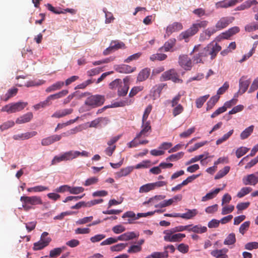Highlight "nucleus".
Masks as SVG:
<instances>
[{
	"instance_id": "39",
	"label": "nucleus",
	"mask_w": 258,
	"mask_h": 258,
	"mask_svg": "<svg viewBox=\"0 0 258 258\" xmlns=\"http://www.w3.org/2000/svg\"><path fill=\"white\" fill-rule=\"evenodd\" d=\"M49 240L45 241V242H42L40 240L34 243L33 247L34 250H39L44 248L45 247L48 245Z\"/></svg>"
},
{
	"instance_id": "44",
	"label": "nucleus",
	"mask_w": 258,
	"mask_h": 258,
	"mask_svg": "<svg viewBox=\"0 0 258 258\" xmlns=\"http://www.w3.org/2000/svg\"><path fill=\"white\" fill-rule=\"evenodd\" d=\"M154 189V185L152 183H147L141 186L139 189L140 193L147 192Z\"/></svg>"
},
{
	"instance_id": "33",
	"label": "nucleus",
	"mask_w": 258,
	"mask_h": 258,
	"mask_svg": "<svg viewBox=\"0 0 258 258\" xmlns=\"http://www.w3.org/2000/svg\"><path fill=\"white\" fill-rule=\"evenodd\" d=\"M254 126L251 125L248 127L246 128L240 135L241 140L247 139L253 132Z\"/></svg>"
},
{
	"instance_id": "21",
	"label": "nucleus",
	"mask_w": 258,
	"mask_h": 258,
	"mask_svg": "<svg viewBox=\"0 0 258 258\" xmlns=\"http://www.w3.org/2000/svg\"><path fill=\"white\" fill-rule=\"evenodd\" d=\"M33 117V115L32 112H28L18 117L16 120V123L17 124H22L28 122L32 119Z\"/></svg>"
},
{
	"instance_id": "53",
	"label": "nucleus",
	"mask_w": 258,
	"mask_h": 258,
	"mask_svg": "<svg viewBox=\"0 0 258 258\" xmlns=\"http://www.w3.org/2000/svg\"><path fill=\"white\" fill-rule=\"evenodd\" d=\"M127 245V243H119L110 247L112 251H119L124 249Z\"/></svg>"
},
{
	"instance_id": "28",
	"label": "nucleus",
	"mask_w": 258,
	"mask_h": 258,
	"mask_svg": "<svg viewBox=\"0 0 258 258\" xmlns=\"http://www.w3.org/2000/svg\"><path fill=\"white\" fill-rule=\"evenodd\" d=\"M257 4V2L256 0H248L237 7V10L238 11L244 10L250 8L252 5H256Z\"/></svg>"
},
{
	"instance_id": "13",
	"label": "nucleus",
	"mask_w": 258,
	"mask_h": 258,
	"mask_svg": "<svg viewBox=\"0 0 258 258\" xmlns=\"http://www.w3.org/2000/svg\"><path fill=\"white\" fill-rule=\"evenodd\" d=\"M60 140V136H58V135H53L43 139L41 140V144L43 146H47L52 144L54 142L59 141Z\"/></svg>"
},
{
	"instance_id": "45",
	"label": "nucleus",
	"mask_w": 258,
	"mask_h": 258,
	"mask_svg": "<svg viewBox=\"0 0 258 258\" xmlns=\"http://www.w3.org/2000/svg\"><path fill=\"white\" fill-rule=\"evenodd\" d=\"M233 130H231L229 131L227 133L224 134L222 138L218 139L216 141V144L217 145H220L223 142L227 140L230 138V137L233 134Z\"/></svg>"
},
{
	"instance_id": "37",
	"label": "nucleus",
	"mask_w": 258,
	"mask_h": 258,
	"mask_svg": "<svg viewBox=\"0 0 258 258\" xmlns=\"http://www.w3.org/2000/svg\"><path fill=\"white\" fill-rule=\"evenodd\" d=\"M228 249L224 248L222 249H216L212 250L211 252V254L214 256L215 257V258H217L218 257L222 256L224 255H226V253L228 252Z\"/></svg>"
},
{
	"instance_id": "27",
	"label": "nucleus",
	"mask_w": 258,
	"mask_h": 258,
	"mask_svg": "<svg viewBox=\"0 0 258 258\" xmlns=\"http://www.w3.org/2000/svg\"><path fill=\"white\" fill-rule=\"evenodd\" d=\"M218 31V29L216 27H210L206 29L200 35V40H204V39L202 38L203 36L205 34L206 36H208L207 39H209L211 35L214 34Z\"/></svg>"
},
{
	"instance_id": "55",
	"label": "nucleus",
	"mask_w": 258,
	"mask_h": 258,
	"mask_svg": "<svg viewBox=\"0 0 258 258\" xmlns=\"http://www.w3.org/2000/svg\"><path fill=\"white\" fill-rule=\"evenodd\" d=\"M46 7H47V9L53 13L55 14H65L64 12H63L62 10H60V8L56 9L54 7H53L51 4H47L46 5Z\"/></svg>"
},
{
	"instance_id": "4",
	"label": "nucleus",
	"mask_w": 258,
	"mask_h": 258,
	"mask_svg": "<svg viewBox=\"0 0 258 258\" xmlns=\"http://www.w3.org/2000/svg\"><path fill=\"white\" fill-rule=\"evenodd\" d=\"M176 232H173L172 230H166L164 231L163 233L165 234L164 240L168 242H180L183 238L185 237V234L183 233H176Z\"/></svg>"
},
{
	"instance_id": "34",
	"label": "nucleus",
	"mask_w": 258,
	"mask_h": 258,
	"mask_svg": "<svg viewBox=\"0 0 258 258\" xmlns=\"http://www.w3.org/2000/svg\"><path fill=\"white\" fill-rule=\"evenodd\" d=\"M69 93L68 90H63L57 93L54 94L50 95L48 96V98L49 100L50 101L51 100H54L56 99H58L61 97H63L67 95Z\"/></svg>"
},
{
	"instance_id": "9",
	"label": "nucleus",
	"mask_w": 258,
	"mask_h": 258,
	"mask_svg": "<svg viewBox=\"0 0 258 258\" xmlns=\"http://www.w3.org/2000/svg\"><path fill=\"white\" fill-rule=\"evenodd\" d=\"M178 63L179 65L185 70L189 71L192 67V63L191 59L185 54L179 56Z\"/></svg>"
},
{
	"instance_id": "25",
	"label": "nucleus",
	"mask_w": 258,
	"mask_h": 258,
	"mask_svg": "<svg viewBox=\"0 0 258 258\" xmlns=\"http://www.w3.org/2000/svg\"><path fill=\"white\" fill-rule=\"evenodd\" d=\"M150 74V69L145 68L142 70L138 74L137 80L139 82H142L146 80Z\"/></svg>"
},
{
	"instance_id": "24",
	"label": "nucleus",
	"mask_w": 258,
	"mask_h": 258,
	"mask_svg": "<svg viewBox=\"0 0 258 258\" xmlns=\"http://www.w3.org/2000/svg\"><path fill=\"white\" fill-rule=\"evenodd\" d=\"M134 169V166H128L121 169L119 171L116 172L115 175L118 178L125 176L132 172Z\"/></svg>"
},
{
	"instance_id": "57",
	"label": "nucleus",
	"mask_w": 258,
	"mask_h": 258,
	"mask_svg": "<svg viewBox=\"0 0 258 258\" xmlns=\"http://www.w3.org/2000/svg\"><path fill=\"white\" fill-rule=\"evenodd\" d=\"M84 188L81 186L71 187L70 186L69 192L71 194L77 195L83 192Z\"/></svg>"
},
{
	"instance_id": "43",
	"label": "nucleus",
	"mask_w": 258,
	"mask_h": 258,
	"mask_svg": "<svg viewBox=\"0 0 258 258\" xmlns=\"http://www.w3.org/2000/svg\"><path fill=\"white\" fill-rule=\"evenodd\" d=\"M252 190V189L250 187H243L237 193V197L239 198H241L250 193Z\"/></svg>"
},
{
	"instance_id": "19",
	"label": "nucleus",
	"mask_w": 258,
	"mask_h": 258,
	"mask_svg": "<svg viewBox=\"0 0 258 258\" xmlns=\"http://www.w3.org/2000/svg\"><path fill=\"white\" fill-rule=\"evenodd\" d=\"M235 5V0H224L216 3L215 7L217 9L227 8Z\"/></svg>"
},
{
	"instance_id": "58",
	"label": "nucleus",
	"mask_w": 258,
	"mask_h": 258,
	"mask_svg": "<svg viewBox=\"0 0 258 258\" xmlns=\"http://www.w3.org/2000/svg\"><path fill=\"white\" fill-rule=\"evenodd\" d=\"M77 153H75V151H70L63 153V155L64 156V158L66 161L73 160V159L76 158V155Z\"/></svg>"
},
{
	"instance_id": "63",
	"label": "nucleus",
	"mask_w": 258,
	"mask_h": 258,
	"mask_svg": "<svg viewBox=\"0 0 258 258\" xmlns=\"http://www.w3.org/2000/svg\"><path fill=\"white\" fill-rule=\"evenodd\" d=\"M257 248L258 242H248L245 245V248L249 250H251L253 249H257Z\"/></svg>"
},
{
	"instance_id": "60",
	"label": "nucleus",
	"mask_w": 258,
	"mask_h": 258,
	"mask_svg": "<svg viewBox=\"0 0 258 258\" xmlns=\"http://www.w3.org/2000/svg\"><path fill=\"white\" fill-rule=\"evenodd\" d=\"M152 109V106L151 105H149L145 109L143 117H142V122L144 121H148L147 118L149 114L150 113Z\"/></svg>"
},
{
	"instance_id": "17",
	"label": "nucleus",
	"mask_w": 258,
	"mask_h": 258,
	"mask_svg": "<svg viewBox=\"0 0 258 258\" xmlns=\"http://www.w3.org/2000/svg\"><path fill=\"white\" fill-rule=\"evenodd\" d=\"M176 39L175 38H171L167 41L165 42L164 45L159 49L160 51H164L167 52L169 51H172L171 49L175 46L176 43Z\"/></svg>"
},
{
	"instance_id": "46",
	"label": "nucleus",
	"mask_w": 258,
	"mask_h": 258,
	"mask_svg": "<svg viewBox=\"0 0 258 258\" xmlns=\"http://www.w3.org/2000/svg\"><path fill=\"white\" fill-rule=\"evenodd\" d=\"M184 155L183 152H180L175 154H172L166 158L167 161H175L181 158Z\"/></svg>"
},
{
	"instance_id": "12",
	"label": "nucleus",
	"mask_w": 258,
	"mask_h": 258,
	"mask_svg": "<svg viewBox=\"0 0 258 258\" xmlns=\"http://www.w3.org/2000/svg\"><path fill=\"white\" fill-rule=\"evenodd\" d=\"M250 83L249 79H246V77L242 76L239 81V92L242 95L246 92Z\"/></svg>"
},
{
	"instance_id": "40",
	"label": "nucleus",
	"mask_w": 258,
	"mask_h": 258,
	"mask_svg": "<svg viewBox=\"0 0 258 258\" xmlns=\"http://www.w3.org/2000/svg\"><path fill=\"white\" fill-rule=\"evenodd\" d=\"M51 104V102L49 100L48 97L43 101L39 102L38 104H36L33 106V108L35 110H37L40 108H45L46 106H48Z\"/></svg>"
},
{
	"instance_id": "20",
	"label": "nucleus",
	"mask_w": 258,
	"mask_h": 258,
	"mask_svg": "<svg viewBox=\"0 0 258 258\" xmlns=\"http://www.w3.org/2000/svg\"><path fill=\"white\" fill-rule=\"evenodd\" d=\"M124 47V44L123 42H118L117 41H113L111 43L110 46L106 48L104 51V55H107L110 53V51L112 49H117Z\"/></svg>"
},
{
	"instance_id": "64",
	"label": "nucleus",
	"mask_w": 258,
	"mask_h": 258,
	"mask_svg": "<svg viewBox=\"0 0 258 258\" xmlns=\"http://www.w3.org/2000/svg\"><path fill=\"white\" fill-rule=\"evenodd\" d=\"M258 89V77L254 80L249 90L248 93H250Z\"/></svg>"
},
{
	"instance_id": "50",
	"label": "nucleus",
	"mask_w": 258,
	"mask_h": 258,
	"mask_svg": "<svg viewBox=\"0 0 258 258\" xmlns=\"http://www.w3.org/2000/svg\"><path fill=\"white\" fill-rule=\"evenodd\" d=\"M249 149L245 147H241L237 149L236 151V156L238 158H240L245 155Z\"/></svg>"
},
{
	"instance_id": "32",
	"label": "nucleus",
	"mask_w": 258,
	"mask_h": 258,
	"mask_svg": "<svg viewBox=\"0 0 258 258\" xmlns=\"http://www.w3.org/2000/svg\"><path fill=\"white\" fill-rule=\"evenodd\" d=\"M207 231V228L206 226H202L201 225H197L192 226L191 228L189 227V231L197 233H203Z\"/></svg>"
},
{
	"instance_id": "2",
	"label": "nucleus",
	"mask_w": 258,
	"mask_h": 258,
	"mask_svg": "<svg viewBox=\"0 0 258 258\" xmlns=\"http://www.w3.org/2000/svg\"><path fill=\"white\" fill-rule=\"evenodd\" d=\"M20 201L23 203L22 207L25 210H28L31 208L29 205H36L42 204L41 198L37 196H22L20 198Z\"/></svg>"
},
{
	"instance_id": "1",
	"label": "nucleus",
	"mask_w": 258,
	"mask_h": 258,
	"mask_svg": "<svg viewBox=\"0 0 258 258\" xmlns=\"http://www.w3.org/2000/svg\"><path fill=\"white\" fill-rule=\"evenodd\" d=\"M208 23V21L206 20H198L196 23L192 24L190 27L186 31L181 32L179 36L187 42L186 39L197 34L199 31V29L206 28Z\"/></svg>"
},
{
	"instance_id": "16",
	"label": "nucleus",
	"mask_w": 258,
	"mask_h": 258,
	"mask_svg": "<svg viewBox=\"0 0 258 258\" xmlns=\"http://www.w3.org/2000/svg\"><path fill=\"white\" fill-rule=\"evenodd\" d=\"M129 89L128 86V79L126 77L123 79V84L122 83L119 85L118 89V95L119 96H125L128 92Z\"/></svg>"
},
{
	"instance_id": "8",
	"label": "nucleus",
	"mask_w": 258,
	"mask_h": 258,
	"mask_svg": "<svg viewBox=\"0 0 258 258\" xmlns=\"http://www.w3.org/2000/svg\"><path fill=\"white\" fill-rule=\"evenodd\" d=\"M104 103V97L101 95H92L87 98L85 103L86 105L96 107L102 105Z\"/></svg>"
},
{
	"instance_id": "23",
	"label": "nucleus",
	"mask_w": 258,
	"mask_h": 258,
	"mask_svg": "<svg viewBox=\"0 0 258 258\" xmlns=\"http://www.w3.org/2000/svg\"><path fill=\"white\" fill-rule=\"evenodd\" d=\"M185 211H186L185 213L181 214V218L184 219H191L195 217L198 213V212L197 209H186Z\"/></svg>"
},
{
	"instance_id": "42",
	"label": "nucleus",
	"mask_w": 258,
	"mask_h": 258,
	"mask_svg": "<svg viewBox=\"0 0 258 258\" xmlns=\"http://www.w3.org/2000/svg\"><path fill=\"white\" fill-rule=\"evenodd\" d=\"M167 56L165 54L157 53L156 54H152L150 59L152 61L159 60L162 61L165 60L167 58Z\"/></svg>"
},
{
	"instance_id": "18",
	"label": "nucleus",
	"mask_w": 258,
	"mask_h": 258,
	"mask_svg": "<svg viewBox=\"0 0 258 258\" xmlns=\"http://www.w3.org/2000/svg\"><path fill=\"white\" fill-rule=\"evenodd\" d=\"M183 26L181 23L179 22H174L169 25L166 28V33L169 36L172 33L179 31L182 29Z\"/></svg>"
},
{
	"instance_id": "14",
	"label": "nucleus",
	"mask_w": 258,
	"mask_h": 258,
	"mask_svg": "<svg viewBox=\"0 0 258 258\" xmlns=\"http://www.w3.org/2000/svg\"><path fill=\"white\" fill-rule=\"evenodd\" d=\"M243 183L244 185H255L258 182V177L255 173L247 175L244 176L242 179Z\"/></svg>"
},
{
	"instance_id": "52",
	"label": "nucleus",
	"mask_w": 258,
	"mask_h": 258,
	"mask_svg": "<svg viewBox=\"0 0 258 258\" xmlns=\"http://www.w3.org/2000/svg\"><path fill=\"white\" fill-rule=\"evenodd\" d=\"M250 222V221H245L243 223H242L239 228V232L242 235H244V233L247 231L249 227Z\"/></svg>"
},
{
	"instance_id": "62",
	"label": "nucleus",
	"mask_w": 258,
	"mask_h": 258,
	"mask_svg": "<svg viewBox=\"0 0 258 258\" xmlns=\"http://www.w3.org/2000/svg\"><path fill=\"white\" fill-rule=\"evenodd\" d=\"M177 249L183 253H187L189 250V246L184 243H180L177 246Z\"/></svg>"
},
{
	"instance_id": "6",
	"label": "nucleus",
	"mask_w": 258,
	"mask_h": 258,
	"mask_svg": "<svg viewBox=\"0 0 258 258\" xmlns=\"http://www.w3.org/2000/svg\"><path fill=\"white\" fill-rule=\"evenodd\" d=\"M162 81L171 80L174 83H181L182 80L179 78V75L174 69H170L164 72L161 76Z\"/></svg>"
},
{
	"instance_id": "41",
	"label": "nucleus",
	"mask_w": 258,
	"mask_h": 258,
	"mask_svg": "<svg viewBox=\"0 0 258 258\" xmlns=\"http://www.w3.org/2000/svg\"><path fill=\"white\" fill-rule=\"evenodd\" d=\"M230 170V167L229 166H225L224 168L218 171V172L217 173V174L215 176V179H218L220 178H221L222 177H224L225 175H226L229 171Z\"/></svg>"
},
{
	"instance_id": "10",
	"label": "nucleus",
	"mask_w": 258,
	"mask_h": 258,
	"mask_svg": "<svg viewBox=\"0 0 258 258\" xmlns=\"http://www.w3.org/2000/svg\"><path fill=\"white\" fill-rule=\"evenodd\" d=\"M151 132V126L150 121L142 122V130L137 135V138H142L148 136L149 132Z\"/></svg>"
},
{
	"instance_id": "49",
	"label": "nucleus",
	"mask_w": 258,
	"mask_h": 258,
	"mask_svg": "<svg viewBox=\"0 0 258 258\" xmlns=\"http://www.w3.org/2000/svg\"><path fill=\"white\" fill-rule=\"evenodd\" d=\"M103 12L105 15V23L109 24L112 22L114 18L113 17V14L109 12H108L106 8L103 9Z\"/></svg>"
},
{
	"instance_id": "38",
	"label": "nucleus",
	"mask_w": 258,
	"mask_h": 258,
	"mask_svg": "<svg viewBox=\"0 0 258 258\" xmlns=\"http://www.w3.org/2000/svg\"><path fill=\"white\" fill-rule=\"evenodd\" d=\"M80 131L81 130L80 127L77 126L69 131H67L66 132H63L60 135H58V136H60L61 139L62 137H68L71 135H75Z\"/></svg>"
},
{
	"instance_id": "29",
	"label": "nucleus",
	"mask_w": 258,
	"mask_h": 258,
	"mask_svg": "<svg viewBox=\"0 0 258 258\" xmlns=\"http://www.w3.org/2000/svg\"><path fill=\"white\" fill-rule=\"evenodd\" d=\"M239 31V28L238 27H233L231 28L228 29V30L223 33V38L225 39H228L229 37L238 33Z\"/></svg>"
},
{
	"instance_id": "30",
	"label": "nucleus",
	"mask_w": 258,
	"mask_h": 258,
	"mask_svg": "<svg viewBox=\"0 0 258 258\" xmlns=\"http://www.w3.org/2000/svg\"><path fill=\"white\" fill-rule=\"evenodd\" d=\"M18 91V89L16 88H13L9 89L8 91V92L5 94V97H2L1 99L5 102L7 101L10 98L15 96L17 93Z\"/></svg>"
},
{
	"instance_id": "47",
	"label": "nucleus",
	"mask_w": 258,
	"mask_h": 258,
	"mask_svg": "<svg viewBox=\"0 0 258 258\" xmlns=\"http://www.w3.org/2000/svg\"><path fill=\"white\" fill-rule=\"evenodd\" d=\"M151 161L149 160H143L140 163L137 164L134 167V168L138 169L141 168H147L149 167L151 165L150 164Z\"/></svg>"
},
{
	"instance_id": "5",
	"label": "nucleus",
	"mask_w": 258,
	"mask_h": 258,
	"mask_svg": "<svg viewBox=\"0 0 258 258\" xmlns=\"http://www.w3.org/2000/svg\"><path fill=\"white\" fill-rule=\"evenodd\" d=\"M207 57L210 56L211 60L214 59L218 53L221 50V47L216 42H212L204 48Z\"/></svg>"
},
{
	"instance_id": "22",
	"label": "nucleus",
	"mask_w": 258,
	"mask_h": 258,
	"mask_svg": "<svg viewBox=\"0 0 258 258\" xmlns=\"http://www.w3.org/2000/svg\"><path fill=\"white\" fill-rule=\"evenodd\" d=\"M115 70L120 73L127 74L134 72L135 69L128 65L122 64L117 66Z\"/></svg>"
},
{
	"instance_id": "7",
	"label": "nucleus",
	"mask_w": 258,
	"mask_h": 258,
	"mask_svg": "<svg viewBox=\"0 0 258 258\" xmlns=\"http://www.w3.org/2000/svg\"><path fill=\"white\" fill-rule=\"evenodd\" d=\"M200 45L195 46L192 52H195L193 56V61L196 63H203L207 58L204 48L200 49Z\"/></svg>"
},
{
	"instance_id": "59",
	"label": "nucleus",
	"mask_w": 258,
	"mask_h": 258,
	"mask_svg": "<svg viewBox=\"0 0 258 258\" xmlns=\"http://www.w3.org/2000/svg\"><path fill=\"white\" fill-rule=\"evenodd\" d=\"M37 135V132L36 131H32L30 132H27L24 134H22L20 138L23 140L29 139L32 137H33Z\"/></svg>"
},
{
	"instance_id": "56",
	"label": "nucleus",
	"mask_w": 258,
	"mask_h": 258,
	"mask_svg": "<svg viewBox=\"0 0 258 258\" xmlns=\"http://www.w3.org/2000/svg\"><path fill=\"white\" fill-rule=\"evenodd\" d=\"M191 226H192V225H185V226L180 225V226H178L175 227L171 229V230H172L173 232H182V231H183L185 230H187L189 231V227Z\"/></svg>"
},
{
	"instance_id": "54",
	"label": "nucleus",
	"mask_w": 258,
	"mask_h": 258,
	"mask_svg": "<svg viewBox=\"0 0 258 258\" xmlns=\"http://www.w3.org/2000/svg\"><path fill=\"white\" fill-rule=\"evenodd\" d=\"M173 107L172 114L174 117L181 113L184 110V108L181 104H178Z\"/></svg>"
},
{
	"instance_id": "31",
	"label": "nucleus",
	"mask_w": 258,
	"mask_h": 258,
	"mask_svg": "<svg viewBox=\"0 0 258 258\" xmlns=\"http://www.w3.org/2000/svg\"><path fill=\"white\" fill-rule=\"evenodd\" d=\"M221 190V188H216L214 190L207 194L205 196L202 197V201L205 202L209 200L213 199Z\"/></svg>"
},
{
	"instance_id": "36",
	"label": "nucleus",
	"mask_w": 258,
	"mask_h": 258,
	"mask_svg": "<svg viewBox=\"0 0 258 258\" xmlns=\"http://www.w3.org/2000/svg\"><path fill=\"white\" fill-rule=\"evenodd\" d=\"M236 242L235 234L234 233H231L226 237L224 241L225 245H232Z\"/></svg>"
},
{
	"instance_id": "61",
	"label": "nucleus",
	"mask_w": 258,
	"mask_h": 258,
	"mask_svg": "<svg viewBox=\"0 0 258 258\" xmlns=\"http://www.w3.org/2000/svg\"><path fill=\"white\" fill-rule=\"evenodd\" d=\"M15 122L12 120L7 121L4 123H3L1 125H0V128L3 131L4 130H7L11 127H12L14 125Z\"/></svg>"
},
{
	"instance_id": "51",
	"label": "nucleus",
	"mask_w": 258,
	"mask_h": 258,
	"mask_svg": "<svg viewBox=\"0 0 258 258\" xmlns=\"http://www.w3.org/2000/svg\"><path fill=\"white\" fill-rule=\"evenodd\" d=\"M245 30L249 32L258 30V22H253L246 25L245 26Z\"/></svg>"
},
{
	"instance_id": "26",
	"label": "nucleus",
	"mask_w": 258,
	"mask_h": 258,
	"mask_svg": "<svg viewBox=\"0 0 258 258\" xmlns=\"http://www.w3.org/2000/svg\"><path fill=\"white\" fill-rule=\"evenodd\" d=\"M64 83L62 81H58L47 87L45 91L47 93L55 91L60 89L64 85Z\"/></svg>"
},
{
	"instance_id": "11",
	"label": "nucleus",
	"mask_w": 258,
	"mask_h": 258,
	"mask_svg": "<svg viewBox=\"0 0 258 258\" xmlns=\"http://www.w3.org/2000/svg\"><path fill=\"white\" fill-rule=\"evenodd\" d=\"M234 20L233 17H222L216 24L215 27L218 30L226 28Z\"/></svg>"
},
{
	"instance_id": "3",
	"label": "nucleus",
	"mask_w": 258,
	"mask_h": 258,
	"mask_svg": "<svg viewBox=\"0 0 258 258\" xmlns=\"http://www.w3.org/2000/svg\"><path fill=\"white\" fill-rule=\"evenodd\" d=\"M28 105L27 102H18L10 103L5 105L1 109V111L7 112L8 113H15L23 109Z\"/></svg>"
},
{
	"instance_id": "15",
	"label": "nucleus",
	"mask_w": 258,
	"mask_h": 258,
	"mask_svg": "<svg viewBox=\"0 0 258 258\" xmlns=\"http://www.w3.org/2000/svg\"><path fill=\"white\" fill-rule=\"evenodd\" d=\"M139 233L138 232H127L117 237V239L120 241H128L134 238H138Z\"/></svg>"
},
{
	"instance_id": "35",
	"label": "nucleus",
	"mask_w": 258,
	"mask_h": 258,
	"mask_svg": "<svg viewBox=\"0 0 258 258\" xmlns=\"http://www.w3.org/2000/svg\"><path fill=\"white\" fill-rule=\"evenodd\" d=\"M65 246L61 247L55 248L50 251L49 256L50 257H56L60 254L62 251L66 249Z\"/></svg>"
},
{
	"instance_id": "48",
	"label": "nucleus",
	"mask_w": 258,
	"mask_h": 258,
	"mask_svg": "<svg viewBox=\"0 0 258 258\" xmlns=\"http://www.w3.org/2000/svg\"><path fill=\"white\" fill-rule=\"evenodd\" d=\"M209 97V95H206L198 98L196 101L197 107L201 108Z\"/></svg>"
}]
</instances>
